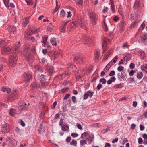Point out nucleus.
Here are the masks:
<instances>
[{
	"label": "nucleus",
	"mask_w": 147,
	"mask_h": 147,
	"mask_svg": "<svg viewBox=\"0 0 147 147\" xmlns=\"http://www.w3.org/2000/svg\"><path fill=\"white\" fill-rule=\"evenodd\" d=\"M118 59V57L117 56H115L114 58L112 60V61L114 63H115L117 62V60Z\"/></svg>",
	"instance_id": "69168bd1"
},
{
	"label": "nucleus",
	"mask_w": 147,
	"mask_h": 147,
	"mask_svg": "<svg viewBox=\"0 0 147 147\" xmlns=\"http://www.w3.org/2000/svg\"><path fill=\"white\" fill-rule=\"evenodd\" d=\"M10 115L12 117L15 116L16 115H19L20 113V111L18 109L15 110L13 108H11L8 110Z\"/></svg>",
	"instance_id": "0eeeda50"
},
{
	"label": "nucleus",
	"mask_w": 147,
	"mask_h": 147,
	"mask_svg": "<svg viewBox=\"0 0 147 147\" xmlns=\"http://www.w3.org/2000/svg\"><path fill=\"white\" fill-rule=\"evenodd\" d=\"M109 10L108 8L107 7H104L103 10V12L104 13L107 12Z\"/></svg>",
	"instance_id": "e2e57ef3"
},
{
	"label": "nucleus",
	"mask_w": 147,
	"mask_h": 147,
	"mask_svg": "<svg viewBox=\"0 0 147 147\" xmlns=\"http://www.w3.org/2000/svg\"><path fill=\"white\" fill-rule=\"evenodd\" d=\"M117 76H118V80L120 81H122L121 79L123 80H125L126 79L127 75L124 72H122L121 73L120 76L121 78L120 77L119 73H118L117 74Z\"/></svg>",
	"instance_id": "f8f14e48"
},
{
	"label": "nucleus",
	"mask_w": 147,
	"mask_h": 147,
	"mask_svg": "<svg viewBox=\"0 0 147 147\" xmlns=\"http://www.w3.org/2000/svg\"><path fill=\"white\" fill-rule=\"evenodd\" d=\"M137 22H135L133 23H132L131 25L130 26V28L131 29L135 28H136L137 26Z\"/></svg>",
	"instance_id": "e433bc0d"
},
{
	"label": "nucleus",
	"mask_w": 147,
	"mask_h": 147,
	"mask_svg": "<svg viewBox=\"0 0 147 147\" xmlns=\"http://www.w3.org/2000/svg\"><path fill=\"white\" fill-rule=\"evenodd\" d=\"M141 41L144 44H146L147 40V38H143L140 36Z\"/></svg>",
	"instance_id": "a19ab883"
},
{
	"label": "nucleus",
	"mask_w": 147,
	"mask_h": 147,
	"mask_svg": "<svg viewBox=\"0 0 147 147\" xmlns=\"http://www.w3.org/2000/svg\"><path fill=\"white\" fill-rule=\"evenodd\" d=\"M28 105L25 102H23L18 108V110L21 112V110H24L27 109Z\"/></svg>",
	"instance_id": "ddd939ff"
},
{
	"label": "nucleus",
	"mask_w": 147,
	"mask_h": 147,
	"mask_svg": "<svg viewBox=\"0 0 147 147\" xmlns=\"http://www.w3.org/2000/svg\"><path fill=\"white\" fill-rule=\"evenodd\" d=\"M89 15L90 20L94 21L95 19V14L92 12H90L89 13Z\"/></svg>",
	"instance_id": "6ab92c4d"
},
{
	"label": "nucleus",
	"mask_w": 147,
	"mask_h": 147,
	"mask_svg": "<svg viewBox=\"0 0 147 147\" xmlns=\"http://www.w3.org/2000/svg\"><path fill=\"white\" fill-rule=\"evenodd\" d=\"M139 55L140 56L141 58L144 59L145 57V53L144 51L140 49H139L138 51Z\"/></svg>",
	"instance_id": "b1692460"
},
{
	"label": "nucleus",
	"mask_w": 147,
	"mask_h": 147,
	"mask_svg": "<svg viewBox=\"0 0 147 147\" xmlns=\"http://www.w3.org/2000/svg\"><path fill=\"white\" fill-rule=\"evenodd\" d=\"M143 76V74L142 72H139L137 73V77L138 79H140L142 78Z\"/></svg>",
	"instance_id": "c9c22d12"
},
{
	"label": "nucleus",
	"mask_w": 147,
	"mask_h": 147,
	"mask_svg": "<svg viewBox=\"0 0 147 147\" xmlns=\"http://www.w3.org/2000/svg\"><path fill=\"white\" fill-rule=\"evenodd\" d=\"M95 58L96 59H98L100 54L99 51L98 49H96L94 53Z\"/></svg>",
	"instance_id": "473e14b6"
},
{
	"label": "nucleus",
	"mask_w": 147,
	"mask_h": 147,
	"mask_svg": "<svg viewBox=\"0 0 147 147\" xmlns=\"http://www.w3.org/2000/svg\"><path fill=\"white\" fill-rule=\"evenodd\" d=\"M77 127L80 130H81L82 129V126L80 124L77 123Z\"/></svg>",
	"instance_id": "338daca9"
},
{
	"label": "nucleus",
	"mask_w": 147,
	"mask_h": 147,
	"mask_svg": "<svg viewBox=\"0 0 147 147\" xmlns=\"http://www.w3.org/2000/svg\"><path fill=\"white\" fill-rule=\"evenodd\" d=\"M127 47V42L124 43L122 46V48L124 49H125Z\"/></svg>",
	"instance_id": "5fc2aeb1"
},
{
	"label": "nucleus",
	"mask_w": 147,
	"mask_h": 147,
	"mask_svg": "<svg viewBox=\"0 0 147 147\" xmlns=\"http://www.w3.org/2000/svg\"><path fill=\"white\" fill-rule=\"evenodd\" d=\"M42 127V124H41L38 129V132L39 134H41L44 131V130L43 129Z\"/></svg>",
	"instance_id": "72a5a7b5"
},
{
	"label": "nucleus",
	"mask_w": 147,
	"mask_h": 147,
	"mask_svg": "<svg viewBox=\"0 0 147 147\" xmlns=\"http://www.w3.org/2000/svg\"><path fill=\"white\" fill-rule=\"evenodd\" d=\"M31 88L32 90H37L38 88V86L36 82H33L32 83Z\"/></svg>",
	"instance_id": "a211bd4d"
},
{
	"label": "nucleus",
	"mask_w": 147,
	"mask_h": 147,
	"mask_svg": "<svg viewBox=\"0 0 147 147\" xmlns=\"http://www.w3.org/2000/svg\"><path fill=\"white\" fill-rule=\"evenodd\" d=\"M7 145L9 146H15L17 144V142L14 139L10 138H8L6 139Z\"/></svg>",
	"instance_id": "423d86ee"
},
{
	"label": "nucleus",
	"mask_w": 147,
	"mask_h": 147,
	"mask_svg": "<svg viewBox=\"0 0 147 147\" xmlns=\"http://www.w3.org/2000/svg\"><path fill=\"white\" fill-rule=\"evenodd\" d=\"M112 53V51L109 50L107 51V53L105 55V57L103 59L105 60H106L108 58L109 56Z\"/></svg>",
	"instance_id": "c756f323"
},
{
	"label": "nucleus",
	"mask_w": 147,
	"mask_h": 147,
	"mask_svg": "<svg viewBox=\"0 0 147 147\" xmlns=\"http://www.w3.org/2000/svg\"><path fill=\"white\" fill-rule=\"evenodd\" d=\"M132 56L130 54H127L124 57V60L125 61H127L130 60Z\"/></svg>",
	"instance_id": "aec40b11"
},
{
	"label": "nucleus",
	"mask_w": 147,
	"mask_h": 147,
	"mask_svg": "<svg viewBox=\"0 0 147 147\" xmlns=\"http://www.w3.org/2000/svg\"><path fill=\"white\" fill-rule=\"evenodd\" d=\"M146 66L143 65H142L141 66V69L142 71H144L145 69H147V64H146Z\"/></svg>",
	"instance_id": "4d7b16f0"
},
{
	"label": "nucleus",
	"mask_w": 147,
	"mask_h": 147,
	"mask_svg": "<svg viewBox=\"0 0 147 147\" xmlns=\"http://www.w3.org/2000/svg\"><path fill=\"white\" fill-rule=\"evenodd\" d=\"M69 73L68 72H65V73L63 74L61 76V77L62 78L63 77H64V78H66V76H67L68 74H69Z\"/></svg>",
	"instance_id": "13d9d810"
},
{
	"label": "nucleus",
	"mask_w": 147,
	"mask_h": 147,
	"mask_svg": "<svg viewBox=\"0 0 147 147\" xmlns=\"http://www.w3.org/2000/svg\"><path fill=\"white\" fill-rule=\"evenodd\" d=\"M81 138L82 139H86L91 142L93 141L94 136L92 135H90L89 133L85 132L82 134Z\"/></svg>",
	"instance_id": "f03ea898"
},
{
	"label": "nucleus",
	"mask_w": 147,
	"mask_h": 147,
	"mask_svg": "<svg viewBox=\"0 0 147 147\" xmlns=\"http://www.w3.org/2000/svg\"><path fill=\"white\" fill-rule=\"evenodd\" d=\"M47 69L49 74L51 75H52L55 72L54 67L53 66L47 65Z\"/></svg>",
	"instance_id": "dca6fc26"
},
{
	"label": "nucleus",
	"mask_w": 147,
	"mask_h": 147,
	"mask_svg": "<svg viewBox=\"0 0 147 147\" xmlns=\"http://www.w3.org/2000/svg\"><path fill=\"white\" fill-rule=\"evenodd\" d=\"M123 86V84H116L115 85L114 87L115 88H121Z\"/></svg>",
	"instance_id": "79ce46f5"
},
{
	"label": "nucleus",
	"mask_w": 147,
	"mask_h": 147,
	"mask_svg": "<svg viewBox=\"0 0 147 147\" xmlns=\"http://www.w3.org/2000/svg\"><path fill=\"white\" fill-rule=\"evenodd\" d=\"M50 42L52 45L54 46H56L57 45L56 39L55 38H53L50 39Z\"/></svg>",
	"instance_id": "393cba45"
},
{
	"label": "nucleus",
	"mask_w": 147,
	"mask_h": 147,
	"mask_svg": "<svg viewBox=\"0 0 147 147\" xmlns=\"http://www.w3.org/2000/svg\"><path fill=\"white\" fill-rule=\"evenodd\" d=\"M23 77L25 81L28 82L31 79L32 75L30 72L28 73H25L23 75Z\"/></svg>",
	"instance_id": "1a4fd4ad"
},
{
	"label": "nucleus",
	"mask_w": 147,
	"mask_h": 147,
	"mask_svg": "<svg viewBox=\"0 0 147 147\" xmlns=\"http://www.w3.org/2000/svg\"><path fill=\"white\" fill-rule=\"evenodd\" d=\"M139 5V1L138 0H136L134 5V8L138 9Z\"/></svg>",
	"instance_id": "f704fd0d"
},
{
	"label": "nucleus",
	"mask_w": 147,
	"mask_h": 147,
	"mask_svg": "<svg viewBox=\"0 0 147 147\" xmlns=\"http://www.w3.org/2000/svg\"><path fill=\"white\" fill-rule=\"evenodd\" d=\"M71 136L73 137H76L78 136V134L75 133H72L71 134Z\"/></svg>",
	"instance_id": "0e129e2a"
},
{
	"label": "nucleus",
	"mask_w": 147,
	"mask_h": 147,
	"mask_svg": "<svg viewBox=\"0 0 147 147\" xmlns=\"http://www.w3.org/2000/svg\"><path fill=\"white\" fill-rule=\"evenodd\" d=\"M84 57L83 55L80 54H77L75 55V56L73 59L74 62L77 61V62L81 63L83 62Z\"/></svg>",
	"instance_id": "20e7f679"
},
{
	"label": "nucleus",
	"mask_w": 147,
	"mask_h": 147,
	"mask_svg": "<svg viewBox=\"0 0 147 147\" xmlns=\"http://www.w3.org/2000/svg\"><path fill=\"white\" fill-rule=\"evenodd\" d=\"M110 5L112 11L113 12L115 11V5L114 4V2L111 1V3H110Z\"/></svg>",
	"instance_id": "58836bf2"
},
{
	"label": "nucleus",
	"mask_w": 147,
	"mask_h": 147,
	"mask_svg": "<svg viewBox=\"0 0 147 147\" xmlns=\"http://www.w3.org/2000/svg\"><path fill=\"white\" fill-rule=\"evenodd\" d=\"M69 90V88L68 87L65 88L61 90V91L63 92L64 93L66 92V91H68Z\"/></svg>",
	"instance_id": "052dcab7"
},
{
	"label": "nucleus",
	"mask_w": 147,
	"mask_h": 147,
	"mask_svg": "<svg viewBox=\"0 0 147 147\" xmlns=\"http://www.w3.org/2000/svg\"><path fill=\"white\" fill-rule=\"evenodd\" d=\"M38 77H39L40 81L41 82L45 81L46 79L47 78V77L46 76L43 75H41L40 76H38Z\"/></svg>",
	"instance_id": "c85d7f7f"
},
{
	"label": "nucleus",
	"mask_w": 147,
	"mask_h": 147,
	"mask_svg": "<svg viewBox=\"0 0 147 147\" xmlns=\"http://www.w3.org/2000/svg\"><path fill=\"white\" fill-rule=\"evenodd\" d=\"M77 142L76 141L73 140L71 142H70V144L71 145H74L76 146L77 145Z\"/></svg>",
	"instance_id": "49530a36"
},
{
	"label": "nucleus",
	"mask_w": 147,
	"mask_h": 147,
	"mask_svg": "<svg viewBox=\"0 0 147 147\" xmlns=\"http://www.w3.org/2000/svg\"><path fill=\"white\" fill-rule=\"evenodd\" d=\"M8 30L10 34H14L16 33V28L14 26L10 25L8 28Z\"/></svg>",
	"instance_id": "2eb2a0df"
},
{
	"label": "nucleus",
	"mask_w": 147,
	"mask_h": 147,
	"mask_svg": "<svg viewBox=\"0 0 147 147\" xmlns=\"http://www.w3.org/2000/svg\"><path fill=\"white\" fill-rule=\"evenodd\" d=\"M5 45V41L3 40H0V47H3Z\"/></svg>",
	"instance_id": "a18cd8bd"
},
{
	"label": "nucleus",
	"mask_w": 147,
	"mask_h": 147,
	"mask_svg": "<svg viewBox=\"0 0 147 147\" xmlns=\"http://www.w3.org/2000/svg\"><path fill=\"white\" fill-rule=\"evenodd\" d=\"M134 73H135V71L132 70L129 72V75L131 76H132L134 75Z\"/></svg>",
	"instance_id": "774afa93"
},
{
	"label": "nucleus",
	"mask_w": 147,
	"mask_h": 147,
	"mask_svg": "<svg viewBox=\"0 0 147 147\" xmlns=\"http://www.w3.org/2000/svg\"><path fill=\"white\" fill-rule=\"evenodd\" d=\"M80 71V74H80L76 76V79L77 80L80 78L84 75V74L83 73L84 71L83 68H81Z\"/></svg>",
	"instance_id": "412c9836"
},
{
	"label": "nucleus",
	"mask_w": 147,
	"mask_h": 147,
	"mask_svg": "<svg viewBox=\"0 0 147 147\" xmlns=\"http://www.w3.org/2000/svg\"><path fill=\"white\" fill-rule=\"evenodd\" d=\"M48 38V36H45L42 37V39L43 40L42 43L44 44V45L46 44Z\"/></svg>",
	"instance_id": "ea45409f"
},
{
	"label": "nucleus",
	"mask_w": 147,
	"mask_h": 147,
	"mask_svg": "<svg viewBox=\"0 0 147 147\" xmlns=\"http://www.w3.org/2000/svg\"><path fill=\"white\" fill-rule=\"evenodd\" d=\"M94 92L90 90L86 92L84 96V98L85 99H87L88 96L90 98H91L92 96L94 94Z\"/></svg>",
	"instance_id": "4468645a"
},
{
	"label": "nucleus",
	"mask_w": 147,
	"mask_h": 147,
	"mask_svg": "<svg viewBox=\"0 0 147 147\" xmlns=\"http://www.w3.org/2000/svg\"><path fill=\"white\" fill-rule=\"evenodd\" d=\"M103 27L104 30H105L106 31H108V28L107 26V25L105 23V21L104 22V24L103 26Z\"/></svg>",
	"instance_id": "de8ad7c7"
},
{
	"label": "nucleus",
	"mask_w": 147,
	"mask_h": 147,
	"mask_svg": "<svg viewBox=\"0 0 147 147\" xmlns=\"http://www.w3.org/2000/svg\"><path fill=\"white\" fill-rule=\"evenodd\" d=\"M61 129L63 131H67L69 129V126L67 125H64L61 126Z\"/></svg>",
	"instance_id": "7c9ffc66"
},
{
	"label": "nucleus",
	"mask_w": 147,
	"mask_h": 147,
	"mask_svg": "<svg viewBox=\"0 0 147 147\" xmlns=\"http://www.w3.org/2000/svg\"><path fill=\"white\" fill-rule=\"evenodd\" d=\"M18 92L16 90H13L8 96V99L10 101H13L18 96Z\"/></svg>",
	"instance_id": "39448f33"
},
{
	"label": "nucleus",
	"mask_w": 147,
	"mask_h": 147,
	"mask_svg": "<svg viewBox=\"0 0 147 147\" xmlns=\"http://www.w3.org/2000/svg\"><path fill=\"white\" fill-rule=\"evenodd\" d=\"M76 2V4L78 5H81L83 3L82 0H74Z\"/></svg>",
	"instance_id": "4c0bfd02"
},
{
	"label": "nucleus",
	"mask_w": 147,
	"mask_h": 147,
	"mask_svg": "<svg viewBox=\"0 0 147 147\" xmlns=\"http://www.w3.org/2000/svg\"><path fill=\"white\" fill-rule=\"evenodd\" d=\"M112 127V124L111 125V126H107L106 129H103L102 131L101 132L103 134H105L107 133L108 131L110 130V128Z\"/></svg>",
	"instance_id": "a878e982"
},
{
	"label": "nucleus",
	"mask_w": 147,
	"mask_h": 147,
	"mask_svg": "<svg viewBox=\"0 0 147 147\" xmlns=\"http://www.w3.org/2000/svg\"><path fill=\"white\" fill-rule=\"evenodd\" d=\"M125 25V22L124 20H122L120 21L119 23V26L122 30L124 28Z\"/></svg>",
	"instance_id": "2f4dec72"
},
{
	"label": "nucleus",
	"mask_w": 147,
	"mask_h": 147,
	"mask_svg": "<svg viewBox=\"0 0 147 147\" xmlns=\"http://www.w3.org/2000/svg\"><path fill=\"white\" fill-rule=\"evenodd\" d=\"M3 1L5 5L7 7H9V0H3Z\"/></svg>",
	"instance_id": "c03bdc74"
},
{
	"label": "nucleus",
	"mask_w": 147,
	"mask_h": 147,
	"mask_svg": "<svg viewBox=\"0 0 147 147\" xmlns=\"http://www.w3.org/2000/svg\"><path fill=\"white\" fill-rule=\"evenodd\" d=\"M29 17L25 18L23 20V22L22 23V25L23 26L25 27L28 23L29 22Z\"/></svg>",
	"instance_id": "4be33fe9"
},
{
	"label": "nucleus",
	"mask_w": 147,
	"mask_h": 147,
	"mask_svg": "<svg viewBox=\"0 0 147 147\" xmlns=\"http://www.w3.org/2000/svg\"><path fill=\"white\" fill-rule=\"evenodd\" d=\"M48 83L47 82H45L44 81L41 82V85L42 87H45L47 85Z\"/></svg>",
	"instance_id": "09e8293b"
},
{
	"label": "nucleus",
	"mask_w": 147,
	"mask_h": 147,
	"mask_svg": "<svg viewBox=\"0 0 147 147\" xmlns=\"http://www.w3.org/2000/svg\"><path fill=\"white\" fill-rule=\"evenodd\" d=\"M1 90L3 92H6L7 93H9L11 91L10 88L4 87L1 88Z\"/></svg>",
	"instance_id": "bb28decb"
},
{
	"label": "nucleus",
	"mask_w": 147,
	"mask_h": 147,
	"mask_svg": "<svg viewBox=\"0 0 147 147\" xmlns=\"http://www.w3.org/2000/svg\"><path fill=\"white\" fill-rule=\"evenodd\" d=\"M27 4L29 5H32V0H26Z\"/></svg>",
	"instance_id": "bf43d9fd"
},
{
	"label": "nucleus",
	"mask_w": 147,
	"mask_h": 147,
	"mask_svg": "<svg viewBox=\"0 0 147 147\" xmlns=\"http://www.w3.org/2000/svg\"><path fill=\"white\" fill-rule=\"evenodd\" d=\"M123 69V67L121 66H119L117 68L118 70L120 72L122 71Z\"/></svg>",
	"instance_id": "6e6d98bb"
},
{
	"label": "nucleus",
	"mask_w": 147,
	"mask_h": 147,
	"mask_svg": "<svg viewBox=\"0 0 147 147\" xmlns=\"http://www.w3.org/2000/svg\"><path fill=\"white\" fill-rule=\"evenodd\" d=\"M81 40L85 42L84 44L90 45L92 42V40L89 37L85 35H84L82 36Z\"/></svg>",
	"instance_id": "6e6552de"
},
{
	"label": "nucleus",
	"mask_w": 147,
	"mask_h": 147,
	"mask_svg": "<svg viewBox=\"0 0 147 147\" xmlns=\"http://www.w3.org/2000/svg\"><path fill=\"white\" fill-rule=\"evenodd\" d=\"M9 125L7 124H4L2 127L1 131L4 133L8 132L10 131Z\"/></svg>",
	"instance_id": "9b49d317"
},
{
	"label": "nucleus",
	"mask_w": 147,
	"mask_h": 147,
	"mask_svg": "<svg viewBox=\"0 0 147 147\" xmlns=\"http://www.w3.org/2000/svg\"><path fill=\"white\" fill-rule=\"evenodd\" d=\"M68 22V21H62L61 24V26L65 27V28H66V25Z\"/></svg>",
	"instance_id": "37998d69"
},
{
	"label": "nucleus",
	"mask_w": 147,
	"mask_h": 147,
	"mask_svg": "<svg viewBox=\"0 0 147 147\" xmlns=\"http://www.w3.org/2000/svg\"><path fill=\"white\" fill-rule=\"evenodd\" d=\"M20 42H19L15 43L13 46V48L15 51V53H13L10 56L9 59V66H14L16 65L17 61V57L16 53L18 52V49L20 47Z\"/></svg>",
	"instance_id": "f257e3e1"
},
{
	"label": "nucleus",
	"mask_w": 147,
	"mask_h": 147,
	"mask_svg": "<svg viewBox=\"0 0 147 147\" xmlns=\"http://www.w3.org/2000/svg\"><path fill=\"white\" fill-rule=\"evenodd\" d=\"M100 82H102V84H105L106 83L107 81L105 79L102 78L100 80Z\"/></svg>",
	"instance_id": "3c124183"
},
{
	"label": "nucleus",
	"mask_w": 147,
	"mask_h": 147,
	"mask_svg": "<svg viewBox=\"0 0 147 147\" xmlns=\"http://www.w3.org/2000/svg\"><path fill=\"white\" fill-rule=\"evenodd\" d=\"M111 67L110 66L107 65L105 67L104 70L105 72H107L109 70Z\"/></svg>",
	"instance_id": "603ef678"
},
{
	"label": "nucleus",
	"mask_w": 147,
	"mask_h": 147,
	"mask_svg": "<svg viewBox=\"0 0 147 147\" xmlns=\"http://www.w3.org/2000/svg\"><path fill=\"white\" fill-rule=\"evenodd\" d=\"M11 51V49L7 45L4 46L2 48L1 52L3 55H6L7 52H10Z\"/></svg>",
	"instance_id": "9d476101"
},
{
	"label": "nucleus",
	"mask_w": 147,
	"mask_h": 147,
	"mask_svg": "<svg viewBox=\"0 0 147 147\" xmlns=\"http://www.w3.org/2000/svg\"><path fill=\"white\" fill-rule=\"evenodd\" d=\"M60 32H65L66 30V28L60 26Z\"/></svg>",
	"instance_id": "8fccbe9b"
},
{
	"label": "nucleus",
	"mask_w": 147,
	"mask_h": 147,
	"mask_svg": "<svg viewBox=\"0 0 147 147\" xmlns=\"http://www.w3.org/2000/svg\"><path fill=\"white\" fill-rule=\"evenodd\" d=\"M34 67L35 70L38 72L41 73L43 72V69L41 66L39 65H35Z\"/></svg>",
	"instance_id": "f3484780"
},
{
	"label": "nucleus",
	"mask_w": 147,
	"mask_h": 147,
	"mask_svg": "<svg viewBox=\"0 0 147 147\" xmlns=\"http://www.w3.org/2000/svg\"><path fill=\"white\" fill-rule=\"evenodd\" d=\"M80 144L81 145L83 146L84 144H87V143L85 140H82L80 141Z\"/></svg>",
	"instance_id": "864d4df0"
},
{
	"label": "nucleus",
	"mask_w": 147,
	"mask_h": 147,
	"mask_svg": "<svg viewBox=\"0 0 147 147\" xmlns=\"http://www.w3.org/2000/svg\"><path fill=\"white\" fill-rule=\"evenodd\" d=\"M135 65L133 63H131L129 65V67L130 69H132L135 67Z\"/></svg>",
	"instance_id": "680f3d73"
},
{
	"label": "nucleus",
	"mask_w": 147,
	"mask_h": 147,
	"mask_svg": "<svg viewBox=\"0 0 147 147\" xmlns=\"http://www.w3.org/2000/svg\"><path fill=\"white\" fill-rule=\"evenodd\" d=\"M107 40L109 42H110V39H108L107 38H106L105 40H104V44L103 45H102V49L103 50V51H105V49L107 45L106 44V42H107Z\"/></svg>",
	"instance_id": "cd10ccee"
},
{
	"label": "nucleus",
	"mask_w": 147,
	"mask_h": 147,
	"mask_svg": "<svg viewBox=\"0 0 147 147\" xmlns=\"http://www.w3.org/2000/svg\"><path fill=\"white\" fill-rule=\"evenodd\" d=\"M68 67H70L71 66L72 68H74L75 69V71H76L77 72V73H78L79 74H80V70L81 68H79V69H78L77 68H76L75 67V66H74L73 65H72L71 64L69 63V64H68Z\"/></svg>",
	"instance_id": "5701e85b"
},
{
	"label": "nucleus",
	"mask_w": 147,
	"mask_h": 147,
	"mask_svg": "<svg viewBox=\"0 0 147 147\" xmlns=\"http://www.w3.org/2000/svg\"><path fill=\"white\" fill-rule=\"evenodd\" d=\"M72 24L75 26L82 27L84 25V19L80 17L78 18L75 21L73 22Z\"/></svg>",
	"instance_id": "7ed1b4c3"
}]
</instances>
